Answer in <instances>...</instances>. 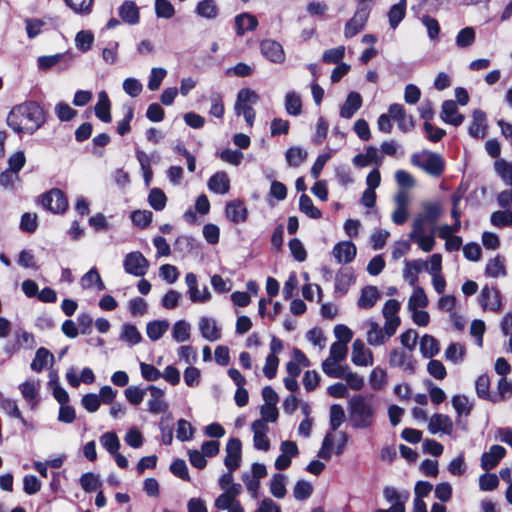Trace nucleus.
Listing matches in <instances>:
<instances>
[{
    "label": "nucleus",
    "mask_w": 512,
    "mask_h": 512,
    "mask_svg": "<svg viewBox=\"0 0 512 512\" xmlns=\"http://www.w3.org/2000/svg\"><path fill=\"white\" fill-rule=\"evenodd\" d=\"M259 99V95L250 88H243L239 90L234 105L235 113L237 115H242L243 113L248 112V110H252L253 105H255Z\"/></svg>",
    "instance_id": "obj_10"
},
{
    "label": "nucleus",
    "mask_w": 512,
    "mask_h": 512,
    "mask_svg": "<svg viewBox=\"0 0 512 512\" xmlns=\"http://www.w3.org/2000/svg\"><path fill=\"white\" fill-rule=\"evenodd\" d=\"M413 287H414L413 293L410 296L409 301H408V309L415 310L418 308H425L428 304V298H427L424 290L417 285H415Z\"/></svg>",
    "instance_id": "obj_47"
},
{
    "label": "nucleus",
    "mask_w": 512,
    "mask_h": 512,
    "mask_svg": "<svg viewBox=\"0 0 512 512\" xmlns=\"http://www.w3.org/2000/svg\"><path fill=\"white\" fill-rule=\"evenodd\" d=\"M369 384L374 390H381L387 384V373L380 367H375L369 375Z\"/></svg>",
    "instance_id": "obj_52"
},
{
    "label": "nucleus",
    "mask_w": 512,
    "mask_h": 512,
    "mask_svg": "<svg viewBox=\"0 0 512 512\" xmlns=\"http://www.w3.org/2000/svg\"><path fill=\"white\" fill-rule=\"evenodd\" d=\"M442 206L438 201H425L421 204V212L417 215L428 224L434 225L441 217Z\"/></svg>",
    "instance_id": "obj_23"
},
{
    "label": "nucleus",
    "mask_w": 512,
    "mask_h": 512,
    "mask_svg": "<svg viewBox=\"0 0 512 512\" xmlns=\"http://www.w3.org/2000/svg\"><path fill=\"white\" fill-rule=\"evenodd\" d=\"M262 55L270 62L281 64L285 60V52L282 45L272 39H265L260 43Z\"/></svg>",
    "instance_id": "obj_12"
},
{
    "label": "nucleus",
    "mask_w": 512,
    "mask_h": 512,
    "mask_svg": "<svg viewBox=\"0 0 512 512\" xmlns=\"http://www.w3.org/2000/svg\"><path fill=\"white\" fill-rule=\"evenodd\" d=\"M354 282V274L351 271L339 272L335 277V289L336 291L344 294Z\"/></svg>",
    "instance_id": "obj_54"
},
{
    "label": "nucleus",
    "mask_w": 512,
    "mask_h": 512,
    "mask_svg": "<svg viewBox=\"0 0 512 512\" xmlns=\"http://www.w3.org/2000/svg\"><path fill=\"white\" fill-rule=\"evenodd\" d=\"M198 16L206 19H215L218 16L219 8L215 0H201L195 9Z\"/></svg>",
    "instance_id": "obj_36"
},
{
    "label": "nucleus",
    "mask_w": 512,
    "mask_h": 512,
    "mask_svg": "<svg viewBox=\"0 0 512 512\" xmlns=\"http://www.w3.org/2000/svg\"><path fill=\"white\" fill-rule=\"evenodd\" d=\"M486 114L480 109L472 113V122L469 125L468 132L473 138H484L486 135Z\"/></svg>",
    "instance_id": "obj_25"
},
{
    "label": "nucleus",
    "mask_w": 512,
    "mask_h": 512,
    "mask_svg": "<svg viewBox=\"0 0 512 512\" xmlns=\"http://www.w3.org/2000/svg\"><path fill=\"white\" fill-rule=\"evenodd\" d=\"M120 340L125 341L130 346H134L140 343L142 336L136 326L132 324H124L121 327Z\"/></svg>",
    "instance_id": "obj_45"
},
{
    "label": "nucleus",
    "mask_w": 512,
    "mask_h": 512,
    "mask_svg": "<svg viewBox=\"0 0 512 512\" xmlns=\"http://www.w3.org/2000/svg\"><path fill=\"white\" fill-rule=\"evenodd\" d=\"M155 13L158 18L170 19L175 14V9L168 0H155Z\"/></svg>",
    "instance_id": "obj_62"
},
{
    "label": "nucleus",
    "mask_w": 512,
    "mask_h": 512,
    "mask_svg": "<svg viewBox=\"0 0 512 512\" xmlns=\"http://www.w3.org/2000/svg\"><path fill=\"white\" fill-rule=\"evenodd\" d=\"M465 348L459 343H451L446 351L445 358L453 363H460L463 360Z\"/></svg>",
    "instance_id": "obj_61"
},
{
    "label": "nucleus",
    "mask_w": 512,
    "mask_h": 512,
    "mask_svg": "<svg viewBox=\"0 0 512 512\" xmlns=\"http://www.w3.org/2000/svg\"><path fill=\"white\" fill-rule=\"evenodd\" d=\"M147 390L150 393V399L147 403L148 411L152 414L165 412L168 409V403L164 398V390L154 385H150Z\"/></svg>",
    "instance_id": "obj_14"
},
{
    "label": "nucleus",
    "mask_w": 512,
    "mask_h": 512,
    "mask_svg": "<svg viewBox=\"0 0 512 512\" xmlns=\"http://www.w3.org/2000/svg\"><path fill=\"white\" fill-rule=\"evenodd\" d=\"M54 361V355L44 347L39 348L36 351L35 357L31 363V369L35 372L42 371L47 364Z\"/></svg>",
    "instance_id": "obj_38"
},
{
    "label": "nucleus",
    "mask_w": 512,
    "mask_h": 512,
    "mask_svg": "<svg viewBox=\"0 0 512 512\" xmlns=\"http://www.w3.org/2000/svg\"><path fill=\"white\" fill-rule=\"evenodd\" d=\"M367 342L371 346H381L393 335H388V331L382 329L378 323L374 321L367 322Z\"/></svg>",
    "instance_id": "obj_22"
},
{
    "label": "nucleus",
    "mask_w": 512,
    "mask_h": 512,
    "mask_svg": "<svg viewBox=\"0 0 512 512\" xmlns=\"http://www.w3.org/2000/svg\"><path fill=\"white\" fill-rule=\"evenodd\" d=\"M452 406L458 415H469L472 405L464 395H455L452 398Z\"/></svg>",
    "instance_id": "obj_64"
},
{
    "label": "nucleus",
    "mask_w": 512,
    "mask_h": 512,
    "mask_svg": "<svg viewBox=\"0 0 512 512\" xmlns=\"http://www.w3.org/2000/svg\"><path fill=\"white\" fill-rule=\"evenodd\" d=\"M251 428L254 447L258 450L268 451L270 448V441L267 437L268 425L262 420H256L252 423Z\"/></svg>",
    "instance_id": "obj_16"
},
{
    "label": "nucleus",
    "mask_w": 512,
    "mask_h": 512,
    "mask_svg": "<svg viewBox=\"0 0 512 512\" xmlns=\"http://www.w3.org/2000/svg\"><path fill=\"white\" fill-rule=\"evenodd\" d=\"M285 109L289 115H299L302 111L300 96L295 92H288L285 96Z\"/></svg>",
    "instance_id": "obj_50"
},
{
    "label": "nucleus",
    "mask_w": 512,
    "mask_h": 512,
    "mask_svg": "<svg viewBox=\"0 0 512 512\" xmlns=\"http://www.w3.org/2000/svg\"><path fill=\"white\" fill-rule=\"evenodd\" d=\"M435 231L436 228H432L430 233L416 237L414 239H411L414 243H416L419 248L424 252H430L433 250L435 246Z\"/></svg>",
    "instance_id": "obj_59"
},
{
    "label": "nucleus",
    "mask_w": 512,
    "mask_h": 512,
    "mask_svg": "<svg viewBox=\"0 0 512 512\" xmlns=\"http://www.w3.org/2000/svg\"><path fill=\"white\" fill-rule=\"evenodd\" d=\"M332 254L339 264L350 263L356 256V246L350 241L337 243Z\"/></svg>",
    "instance_id": "obj_20"
},
{
    "label": "nucleus",
    "mask_w": 512,
    "mask_h": 512,
    "mask_svg": "<svg viewBox=\"0 0 512 512\" xmlns=\"http://www.w3.org/2000/svg\"><path fill=\"white\" fill-rule=\"evenodd\" d=\"M42 205L53 213H64L68 208V200L62 190L53 188L42 196Z\"/></svg>",
    "instance_id": "obj_6"
},
{
    "label": "nucleus",
    "mask_w": 512,
    "mask_h": 512,
    "mask_svg": "<svg viewBox=\"0 0 512 512\" xmlns=\"http://www.w3.org/2000/svg\"><path fill=\"white\" fill-rule=\"evenodd\" d=\"M349 421L354 428L366 429L373 425L376 407L372 399L363 396H353L348 405Z\"/></svg>",
    "instance_id": "obj_2"
},
{
    "label": "nucleus",
    "mask_w": 512,
    "mask_h": 512,
    "mask_svg": "<svg viewBox=\"0 0 512 512\" xmlns=\"http://www.w3.org/2000/svg\"><path fill=\"white\" fill-rule=\"evenodd\" d=\"M198 326L204 339L214 342L221 338V329L213 318L201 317Z\"/></svg>",
    "instance_id": "obj_21"
},
{
    "label": "nucleus",
    "mask_w": 512,
    "mask_h": 512,
    "mask_svg": "<svg viewBox=\"0 0 512 512\" xmlns=\"http://www.w3.org/2000/svg\"><path fill=\"white\" fill-rule=\"evenodd\" d=\"M428 269V263L423 260L406 261L403 277L411 286H415L418 280L417 274Z\"/></svg>",
    "instance_id": "obj_29"
},
{
    "label": "nucleus",
    "mask_w": 512,
    "mask_h": 512,
    "mask_svg": "<svg viewBox=\"0 0 512 512\" xmlns=\"http://www.w3.org/2000/svg\"><path fill=\"white\" fill-rule=\"evenodd\" d=\"M242 492V486L239 483H233L227 491L220 494L214 502L215 507H228V502L239 501L237 497Z\"/></svg>",
    "instance_id": "obj_34"
},
{
    "label": "nucleus",
    "mask_w": 512,
    "mask_h": 512,
    "mask_svg": "<svg viewBox=\"0 0 512 512\" xmlns=\"http://www.w3.org/2000/svg\"><path fill=\"white\" fill-rule=\"evenodd\" d=\"M118 14L122 21L129 25H136L139 23V8L134 1H124L119 7Z\"/></svg>",
    "instance_id": "obj_27"
},
{
    "label": "nucleus",
    "mask_w": 512,
    "mask_h": 512,
    "mask_svg": "<svg viewBox=\"0 0 512 512\" xmlns=\"http://www.w3.org/2000/svg\"><path fill=\"white\" fill-rule=\"evenodd\" d=\"M379 296V291L375 286H366L362 289L358 299V306L360 308L369 309L375 305Z\"/></svg>",
    "instance_id": "obj_35"
},
{
    "label": "nucleus",
    "mask_w": 512,
    "mask_h": 512,
    "mask_svg": "<svg viewBox=\"0 0 512 512\" xmlns=\"http://www.w3.org/2000/svg\"><path fill=\"white\" fill-rule=\"evenodd\" d=\"M81 286L84 289H91L96 287L98 290H104L105 285L102 281V278L95 267L91 268L87 273H85L81 278Z\"/></svg>",
    "instance_id": "obj_37"
},
{
    "label": "nucleus",
    "mask_w": 512,
    "mask_h": 512,
    "mask_svg": "<svg viewBox=\"0 0 512 512\" xmlns=\"http://www.w3.org/2000/svg\"><path fill=\"white\" fill-rule=\"evenodd\" d=\"M168 329L169 322L167 320H155L147 324L146 333L150 340L157 341Z\"/></svg>",
    "instance_id": "obj_39"
},
{
    "label": "nucleus",
    "mask_w": 512,
    "mask_h": 512,
    "mask_svg": "<svg viewBox=\"0 0 512 512\" xmlns=\"http://www.w3.org/2000/svg\"><path fill=\"white\" fill-rule=\"evenodd\" d=\"M313 492L311 483L305 480H298L293 488V496L298 501L308 499Z\"/></svg>",
    "instance_id": "obj_56"
},
{
    "label": "nucleus",
    "mask_w": 512,
    "mask_h": 512,
    "mask_svg": "<svg viewBox=\"0 0 512 512\" xmlns=\"http://www.w3.org/2000/svg\"><path fill=\"white\" fill-rule=\"evenodd\" d=\"M512 396V383L506 377H501L497 384V393L492 395L491 401L496 403Z\"/></svg>",
    "instance_id": "obj_49"
},
{
    "label": "nucleus",
    "mask_w": 512,
    "mask_h": 512,
    "mask_svg": "<svg viewBox=\"0 0 512 512\" xmlns=\"http://www.w3.org/2000/svg\"><path fill=\"white\" fill-rule=\"evenodd\" d=\"M389 114L392 119L397 121L398 127L403 132H408L414 127L412 115H408L401 104H392L389 106Z\"/></svg>",
    "instance_id": "obj_15"
},
{
    "label": "nucleus",
    "mask_w": 512,
    "mask_h": 512,
    "mask_svg": "<svg viewBox=\"0 0 512 512\" xmlns=\"http://www.w3.org/2000/svg\"><path fill=\"white\" fill-rule=\"evenodd\" d=\"M369 15L370 13L366 12L365 9H356L344 26V37L350 39L360 33L365 28Z\"/></svg>",
    "instance_id": "obj_9"
},
{
    "label": "nucleus",
    "mask_w": 512,
    "mask_h": 512,
    "mask_svg": "<svg viewBox=\"0 0 512 512\" xmlns=\"http://www.w3.org/2000/svg\"><path fill=\"white\" fill-rule=\"evenodd\" d=\"M339 362L332 361V359H325L322 362L323 372L330 378L342 379L346 371L348 370L347 365H339Z\"/></svg>",
    "instance_id": "obj_41"
},
{
    "label": "nucleus",
    "mask_w": 512,
    "mask_h": 512,
    "mask_svg": "<svg viewBox=\"0 0 512 512\" xmlns=\"http://www.w3.org/2000/svg\"><path fill=\"white\" fill-rule=\"evenodd\" d=\"M111 103L108 94L105 91L98 93V101L95 105V114L99 120L104 123L111 122Z\"/></svg>",
    "instance_id": "obj_31"
},
{
    "label": "nucleus",
    "mask_w": 512,
    "mask_h": 512,
    "mask_svg": "<svg viewBox=\"0 0 512 512\" xmlns=\"http://www.w3.org/2000/svg\"><path fill=\"white\" fill-rule=\"evenodd\" d=\"M226 217L234 222L240 223L247 219V209L241 201H231L226 205Z\"/></svg>",
    "instance_id": "obj_32"
},
{
    "label": "nucleus",
    "mask_w": 512,
    "mask_h": 512,
    "mask_svg": "<svg viewBox=\"0 0 512 512\" xmlns=\"http://www.w3.org/2000/svg\"><path fill=\"white\" fill-rule=\"evenodd\" d=\"M351 361L356 366H372L374 359L371 350L365 347L362 340L356 339L352 345Z\"/></svg>",
    "instance_id": "obj_13"
},
{
    "label": "nucleus",
    "mask_w": 512,
    "mask_h": 512,
    "mask_svg": "<svg viewBox=\"0 0 512 512\" xmlns=\"http://www.w3.org/2000/svg\"><path fill=\"white\" fill-rule=\"evenodd\" d=\"M420 352L424 358H432L439 352L438 341L433 336L425 334L420 340Z\"/></svg>",
    "instance_id": "obj_40"
},
{
    "label": "nucleus",
    "mask_w": 512,
    "mask_h": 512,
    "mask_svg": "<svg viewBox=\"0 0 512 512\" xmlns=\"http://www.w3.org/2000/svg\"><path fill=\"white\" fill-rule=\"evenodd\" d=\"M172 338L176 342L188 341L191 334V326L185 320H178L172 327Z\"/></svg>",
    "instance_id": "obj_43"
},
{
    "label": "nucleus",
    "mask_w": 512,
    "mask_h": 512,
    "mask_svg": "<svg viewBox=\"0 0 512 512\" xmlns=\"http://www.w3.org/2000/svg\"><path fill=\"white\" fill-rule=\"evenodd\" d=\"M39 388L40 383L36 380H27L19 386L22 397L31 409H34L38 404Z\"/></svg>",
    "instance_id": "obj_26"
},
{
    "label": "nucleus",
    "mask_w": 512,
    "mask_h": 512,
    "mask_svg": "<svg viewBox=\"0 0 512 512\" xmlns=\"http://www.w3.org/2000/svg\"><path fill=\"white\" fill-rule=\"evenodd\" d=\"M167 75V70L161 67H153L151 69L147 87L150 91H156L160 88L163 79Z\"/></svg>",
    "instance_id": "obj_55"
},
{
    "label": "nucleus",
    "mask_w": 512,
    "mask_h": 512,
    "mask_svg": "<svg viewBox=\"0 0 512 512\" xmlns=\"http://www.w3.org/2000/svg\"><path fill=\"white\" fill-rule=\"evenodd\" d=\"M0 408L8 416L19 419L23 425L27 424L15 400L3 397L0 398Z\"/></svg>",
    "instance_id": "obj_42"
},
{
    "label": "nucleus",
    "mask_w": 512,
    "mask_h": 512,
    "mask_svg": "<svg viewBox=\"0 0 512 512\" xmlns=\"http://www.w3.org/2000/svg\"><path fill=\"white\" fill-rule=\"evenodd\" d=\"M166 201H167L166 195L164 194V192L161 189L153 188L150 191L149 196H148V202L153 209H155L157 211L163 210L166 206Z\"/></svg>",
    "instance_id": "obj_58"
},
{
    "label": "nucleus",
    "mask_w": 512,
    "mask_h": 512,
    "mask_svg": "<svg viewBox=\"0 0 512 512\" xmlns=\"http://www.w3.org/2000/svg\"><path fill=\"white\" fill-rule=\"evenodd\" d=\"M299 209L313 219H319L322 216L321 211L313 205L311 198L306 194L300 196Z\"/></svg>",
    "instance_id": "obj_51"
},
{
    "label": "nucleus",
    "mask_w": 512,
    "mask_h": 512,
    "mask_svg": "<svg viewBox=\"0 0 512 512\" xmlns=\"http://www.w3.org/2000/svg\"><path fill=\"white\" fill-rule=\"evenodd\" d=\"M236 33L242 36L246 31H253L258 26V20L254 15L242 13L235 17Z\"/></svg>",
    "instance_id": "obj_33"
},
{
    "label": "nucleus",
    "mask_w": 512,
    "mask_h": 512,
    "mask_svg": "<svg viewBox=\"0 0 512 512\" xmlns=\"http://www.w3.org/2000/svg\"><path fill=\"white\" fill-rule=\"evenodd\" d=\"M80 485L82 487V489L85 491V492H93L95 491L101 484L100 482V479H99V476L92 473V472H87V473H84L81 477H80Z\"/></svg>",
    "instance_id": "obj_60"
},
{
    "label": "nucleus",
    "mask_w": 512,
    "mask_h": 512,
    "mask_svg": "<svg viewBox=\"0 0 512 512\" xmlns=\"http://www.w3.org/2000/svg\"><path fill=\"white\" fill-rule=\"evenodd\" d=\"M410 161L414 166L434 177H439L443 173L445 167V160L443 157L438 153L428 150L412 154Z\"/></svg>",
    "instance_id": "obj_3"
},
{
    "label": "nucleus",
    "mask_w": 512,
    "mask_h": 512,
    "mask_svg": "<svg viewBox=\"0 0 512 512\" xmlns=\"http://www.w3.org/2000/svg\"><path fill=\"white\" fill-rule=\"evenodd\" d=\"M286 161L289 166L298 167L307 158V151L301 147H291L286 151Z\"/></svg>",
    "instance_id": "obj_48"
},
{
    "label": "nucleus",
    "mask_w": 512,
    "mask_h": 512,
    "mask_svg": "<svg viewBox=\"0 0 512 512\" xmlns=\"http://www.w3.org/2000/svg\"><path fill=\"white\" fill-rule=\"evenodd\" d=\"M490 221L496 227H507L512 225V211H496L493 212Z\"/></svg>",
    "instance_id": "obj_63"
},
{
    "label": "nucleus",
    "mask_w": 512,
    "mask_h": 512,
    "mask_svg": "<svg viewBox=\"0 0 512 512\" xmlns=\"http://www.w3.org/2000/svg\"><path fill=\"white\" fill-rule=\"evenodd\" d=\"M413 351L395 348L389 353V365L392 368H399L408 375L416 373L418 362L414 358Z\"/></svg>",
    "instance_id": "obj_4"
},
{
    "label": "nucleus",
    "mask_w": 512,
    "mask_h": 512,
    "mask_svg": "<svg viewBox=\"0 0 512 512\" xmlns=\"http://www.w3.org/2000/svg\"><path fill=\"white\" fill-rule=\"evenodd\" d=\"M399 310L400 303L395 299L388 300L383 307L382 313L385 318V329L388 331V335H394L400 325Z\"/></svg>",
    "instance_id": "obj_8"
},
{
    "label": "nucleus",
    "mask_w": 512,
    "mask_h": 512,
    "mask_svg": "<svg viewBox=\"0 0 512 512\" xmlns=\"http://www.w3.org/2000/svg\"><path fill=\"white\" fill-rule=\"evenodd\" d=\"M362 97L357 92H350L346 101L340 109V116L345 119H350L361 108Z\"/></svg>",
    "instance_id": "obj_30"
},
{
    "label": "nucleus",
    "mask_w": 512,
    "mask_h": 512,
    "mask_svg": "<svg viewBox=\"0 0 512 512\" xmlns=\"http://www.w3.org/2000/svg\"><path fill=\"white\" fill-rule=\"evenodd\" d=\"M428 430L432 434L443 433L450 435L453 431V422L449 416L437 413L429 419Z\"/></svg>",
    "instance_id": "obj_19"
},
{
    "label": "nucleus",
    "mask_w": 512,
    "mask_h": 512,
    "mask_svg": "<svg viewBox=\"0 0 512 512\" xmlns=\"http://www.w3.org/2000/svg\"><path fill=\"white\" fill-rule=\"evenodd\" d=\"M485 273L492 278L506 276L504 261L500 256L490 259L486 264Z\"/></svg>",
    "instance_id": "obj_44"
},
{
    "label": "nucleus",
    "mask_w": 512,
    "mask_h": 512,
    "mask_svg": "<svg viewBox=\"0 0 512 512\" xmlns=\"http://www.w3.org/2000/svg\"><path fill=\"white\" fill-rule=\"evenodd\" d=\"M76 14L88 15L92 12L94 0H64Z\"/></svg>",
    "instance_id": "obj_57"
},
{
    "label": "nucleus",
    "mask_w": 512,
    "mask_h": 512,
    "mask_svg": "<svg viewBox=\"0 0 512 512\" xmlns=\"http://www.w3.org/2000/svg\"><path fill=\"white\" fill-rule=\"evenodd\" d=\"M480 300L484 309L497 311L501 307L500 292L496 288L485 286L481 291Z\"/></svg>",
    "instance_id": "obj_28"
},
{
    "label": "nucleus",
    "mask_w": 512,
    "mask_h": 512,
    "mask_svg": "<svg viewBox=\"0 0 512 512\" xmlns=\"http://www.w3.org/2000/svg\"><path fill=\"white\" fill-rule=\"evenodd\" d=\"M207 185L211 192L224 195L229 192L230 178L226 172L219 171L209 178Z\"/></svg>",
    "instance_id": "obj_24"
},
{
    "label": "nucleus",
    "mask_w": 512,
    "mask_h": 512,
    "mask_svg": "<svg viewBox=\"0 0 512 512\" xmlns=\"http://www.w3.org/2000/svg\"><path fill=\"white\" fill-rule=\"evenodd\" d=\"M441 119L453 126H459L464 121V116L459 113L457 104L453 100H446L442 103Z\"/></svg>",
    "instance_id": "obj_18"
},
{
    "label": "nucleus",
    "mask_w": 512,
    "mask_h": 512,
    "mask_svg": "<svg viewBox=\"0 0 512 512\" xmlns=\"http://www.w3.org/2000/svg\"><path fill=\"white\" fill-rule=\"evenodd\" d=\"M224 464L227 470L235 471L242 460V443L238 438H230L225 447Z\"/></svg>",
    "instance_id": "obj_7"
},
{
    "label": "nucleus",
    "mask_w": 512,
    "mask_h": 512,
    "mask_svg": "<svg viewBox=\"0 0 512 512\" xmlns=\"http://www.w3.org/2000/svg\"><path fill=\"white\" fill-rule=\"evenodd\" d=\"M505 455L506 449L503 446H491L489 451L484 452L481 456V468L485 471L493 469Z\"/></svg>",
    "instance_id": "obj_17"
},
{
    "label": "nucleus",
    "mask_w": 512,
    "mask_h": 512,
    "mask_svg": "<svg viewBox=\"0 0 512 512\" xmlns=\"http://www.w3.org/2000/svg\"><path fill=\"white\" fill-rule=\"evenodd\" d=\"M149 266V261L139 251L128 253L123 260L125 272L135 277H143L147 273Z\"/></svg>",
    "instance_id": "obj_5"
},
{
    "label": "nucleus",
    "mask_w": 512,
    "mask_h": 512,
    "mask_svg": "<svg viewBox=\"0 0 512 512\" xmlns=\"http://www.w3.org/2000/svg\"><path fill=\"white\" fill-rule=\"evenodd\" d=\"M270 492L276 498H284L286 495V476L283 474H275L271 478Z\"/></svg>",
    "instance_id": "obj_46"
},
{
    "label": "nucleus",
    "mask_w": 512,
    "mask_h": 512,
    "mask_svg": "<svg viewBox=\"0 0 512 512\" xmlns=\"http://www.w3.org/2000/svg\"><path fill=\"white\" fill-rule=\"evenodd\" d=\"M476 35L473 27H465L461 29L456 36V45L459 48H467L475 41Z\"/></svg>",
    "instance_id": "obj_53"
},
{
    "label": "nucleus",
    "mask_w": 512,
    "mask_h": 512,
    "mask_svg": "<svg viewBox=\"0 0 512 512\" xmlns=\"http://www.w3.org/2000/svg\"><path fill=\"white\" fill-rule=\"evenodd\" d=\"M280 451L274 465L277 470L282 471L291 465V459L299 454V450L294 441L285 440L280 444Z\"/></svg>",
    "instance_id": "obj_11"
},
{
    "label": "nucleus",
    "mask_w": 512,
    "mask_h": 512,
    "mask_svg": "<svg viewBox=\"0 0 512 512\" xmlns=\"http://www.w3.org/2000/svg\"><path fill=\"white\" fill-rule=\"evenodd\" d=\"M46 122L43 108L34 101L15 105L7 115L6 123L17 135L34 134Z\"/></svg>",
    "instance_id": "obj_1"
}]
</instances>
